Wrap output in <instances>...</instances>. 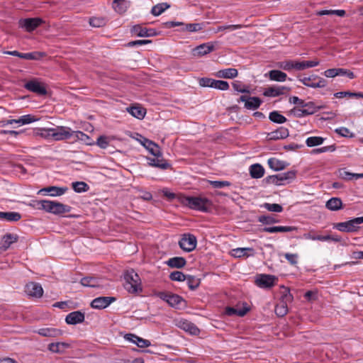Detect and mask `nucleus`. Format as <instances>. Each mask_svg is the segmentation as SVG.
<instances>
[{
  "instance_id": "nucleus-3",
  "label": "nucleus",
  "mask_w": 363,
  "mask_h": 363,
  "mask_svg": "<svg viewBox=\"0 0 363 363\" xmlns=\"http://www.w3.org/2000/svg\"><path fill=\"white\" fill-rule=\"evenodd\" d=\"M157 296L167 302L171 307L182 309L186 307V301L180 296L170 292H159Z\"/></svg>"
},
{
  "instance_id": "nucleus-56",
  "label": "nucleus",
  "mask_w": 363,
  "mask_h": 363,
  "mask_svg": "<svg viewBox=\"0 0 363 363\" xmlns=\"http://www.w3.org/2000/svg\"><path fill=\"white\" fill-rule=\"evenodd\" d=\"M242 27H243V26L240 25V24L219 26H218L216 28L214 32L215 33H218V32H220V31H224L225 30H237V29L242 28Z\"/></svg>"
},
{
  "instance_id": "nucleus-39",
  "label": "nucleus",
  "mask_w": 363,
  "mask_h": 363,
  "mask_svg": "<svg viewBox=\"0 0 363 363\" xmlns=\"http://www.w3.org/2000/svg\"><path fill=\"white\" fill-rule=\"evenodd\" d=\"M69 345L66 342H56L50 343L48 345V350L55 353H62L63 351L68 348Z\"/></svg>"
},
{
  "instance_id": "nucleus-33",
  "label": "nucleus",
  "mask_w": 363,
  "mask_h": 363,
  "mask_svg": "<svg viewBox=\"0 0 363 363\" xmlns=\"http://www.w3.org/2000/svg\"><path fill=\"white\" fill-rule=\"evenodd\" d=\"M21 218V215L18 212H1L0 219L5 220L9 222H16Z\"/></svg>"
},
{
  "instance_id": "nucleus-34",
  "label": "nucleus",
  "mask_w": 363,
  "mask_h": 363,
  "mask_svg": "<svg viewBox=\"0 0 363 363\" xmlns=\"http://www.w3.org/2000/svg\"><path fill=\"white\" fill-rule=\"evenodd\" d=\"M128 6L129 2L126 0H113V8L120 14L124 13Z\"/></svg>"
},
{
  "instance_id": "nucleus-48",
  "label": "nucleus",
  "mask_w": 363,
  "mask_h": 363,
  "mask_svg": "<svg viewBox=\"0 0 363 363\" xmlns=\"http://www.w3.org/2000/svg\"><path fill=\"white\" fill-rule=\"evenodd\" d=\"M107 19L104 17H91L89 18V24L92 27L100 28L104 26Z\"/></svg>"
},
{
  "instance_id": "nucleus-11",
  "label": "nucleus",
  "mask_w": 363,
  "mask_h": 363,
  "mask_svg": "<svg viewBox=\"0 0 363 363\" xmlns=\"http://www.w3.org/2000/svg\"><path fill=\"white\" fill-rule=\"evenodd\" d=\"M43 23V20L40 18H28L21 19L19 21V26L24 28L28 32H31Z\"/></svg>"
},
{
  "instance_id": "nucleus-31",
  "label": "nucleus",
  "mask_w": 363,
  "mask_h": 363,
  "mask_svg": "<svg viewBox=\"0 0 363 363\" xmlns=\"http://www.w3.org/2000/svg\"><path fill=\"white\" fill-rule=\"evenodd\" d=\"M186 264V261L184 257H174L167 261V264L171 268L181 269Z\"/></svg>"
},
{
  "instance_id": "nucleus-10",
  "label": "nucleus",
  "mask_w": 363,
  "mask_h": 363,
  "mask_svg": "<svg viewBox=\"0 0 363 363\" xmlns=\"http://www.w3.org/2000/svg\"><path fill=\"white\" fill-rule=\"evenodd\" d=\"M357 220H358L357 218H355L346 222L337 223L335 225L334 228L341 232H356L359 228V223Z\"/></svg>"
},
{
  "instance_id": "nucleus-20",
  "label": "nucleus",
  "mask_w": 363,
  "mask_h": 363,
  "mask_svg": "<svg viewBox=\"0 0 363 363\" xmlns=\"http://www.w3.org/2000/svg\"><path fill=\"white\" fill-rule=\"evenodd\" d=\"M33 206L37 209L44 210L46 212L52 213L54 201L48 200L35 201Z\"/></svg>"
},
{
  "instance_id": "nucleus-61",
  "label": "nucleus",
  "mask_w": 363,
  "mask_h": 363,
  "mask_svg": "<svg viewBox=\"0 0 363 363\" xmlns=\"http://www.w3.org/2000/svg\"><path fill=\"white\" fill-rule=\"evenodd\" d=\"M296 62L291 60L283 61L278 63V67L284 70L289 71L292 69H295Z\"/></svg>"
},
{
  "instance_id": "nucleus-41",
  "label": "nucleus",
  "mask_w": 363,
  "mask_h": 363,
  "mask_svg": "<svg viewBox=\"0 0 363 363\" xmlns=\"http://www.w3.org/2000/svg\"><path fill=\"white\" fill-rule=\"evenodd\" d=\"M318 60H310L303 62H296L295 69L297 70H303L306 68L313 67L319 65Z\"/></svg>"
},
{
  "instance_id": "nucleus-64",
  "label": "nucleus",
  "mask_w": 363,
  "mask_h": 363,
  "mask_svg": "<svg viewBox=\"0 0 363 363\" xmlns=\"http://www.w3.org/2000/svg\"><path fill=\"white\" fill-rule=\"evenodd\" d=\"M96 145L102 149H106L109 145V139L107 136L101 135L98 138Z\"/></svg>"
},
{
  "instance_id": "nucleus-54",
  "label": "nucleus",
  "mask_w": 363,
  "mask_h": 363,
  "mask_svg": "<svg viewBox=\"0 0 363 363\" xmlns=\"http://www.w3.org/2000/svg\"><path fill=\"white\" fill-rule=\"evenodd\" d=\"M281 289H282L281 297L280 301L288 302V303L292 302L294 298H293V296L291 294L289 288L282 286Z\"/></svg>"
},
{
  "instance_id": "nucleus-5",
  "label": "nucleus",
  "mask_w": 363,
  "mask_h": 363,
  "mask_svg": "<svg viewBox=\"0 0 363 363\" xmlns=\"http://www.w3.org/2000/svg\"><path fill=\"white\" fill-rule=\"evenodd\" d=\"M278 277L272 274H260L255 278V284L262 289H271L277 284Z\"/></svg>"
},
{
  "instance_id": "nucleus-6",
  "label": "nucleus",
  "mask_w": 363,
  "mask_h": 363,
  "mask_svg": "<svg viewBox=\"0 0 363 363\" xmlns=\"http://www.w3.org/2000/svg\"><path fill=\"white\" fill-rule=\"evenodd\" d=\"M48 131H51V138L55 140H63L73 136L72 130L69 127L57 126L55 128H49Z\"/></svg>"
},
{
  "instance_id": "nucleus-59",
  "label": "nucleus",
  "mask_w": 363,
  "mask_h": 363,
  "mask_svg": "<svg viewBox=\"0 0 363 363\" xmlns=\"http://www.w3.org/2000/svg\"><path fill=\"white\" fill-rule=\"evenodd\" d=\"M213 88L222 91H225L229 89V84L226 81L214 79Z\"/></svg>"
},
{
  "instance_id": "nucleus-32",
  "label": "nucleus",
  "mask_w": 363,
  "mask_h": 363,
  "mask_svg": "<svg viewBox=\"0 0 363 363\" xmlns=\"http://www.w3.org/2000/svg\"><path fill=\"white\" fill-rule=\"evenodd\" d=\"M268 165L269 167L274 171H280L286 167L288 164L286 162L279 160L277 158H269L268 160Z\"/></svg>"
},
{
  "instance_id": "nucleus-47",
  "label": "nucleus",
  "mask_w": 363,
  "mask_h": 363,
  "mask_svg": "<svg viewBox=\"0 0 363 363\" xmlns=\"http://www.w3.org/2000/svg\"><path fill=\"white\" fill-rule=\"evenodd\" d=\"M265 179L267 183L274 184L275 185H282L286 182L284 179V177L281 176V174L269 176Z\"/></svg>"
},
{
  "instance_id": "nucleus-29",
  "label": "nucleus",
  "mask_w": 363,
  "mask_h": 363,
  "mask_svg": "<svg viewBox=\"0 0 363 363\" xmlns=\"http://www.w3.org/2000/svg\"><path fill=\"white\" fill-rule=\"evenodd\" d=\"M37 333L43 337H58L62 335L60 330L54 328H43L39 329Z\"/></svg>"
},
{
  "instance_id": "nucleus-25",
  "label": "nucleus",
  "mask_w": 363,
  "mask_h": 363,
  "mask_svg": "<svg viewBox=\"0 0 363 363\" xmlns=\"http://www.w3.org/2000/svg\"><path fill=\"white\" fill-rule=\"evenodd\" d=\"M18 240V236L13 234L7 233L1 240L0 245V251L6 250L12 243Z\"/></svg>"
},
{
  "instance_id": "nucleus-17",
  "label": "nucleus",
  "mask_w": 363,
  "mask_h": 363,
  "mask_svg": "<svg viewBox=\"0 0 363 363\" xmlns=\"http://www.w3.org/2000/svg\"><path fill=\"white\" fill-rule=\"evenodd\" d=\"M155 158H148V164L150 166L155 167L161 169H167L171 165L167 160L162 157V154L160 152V155H154Z\"/></svg>"
},
{
  "instance_id": "nucleus-40",
  "label": "nucleus",
  "mask_w": 363,
  "mask_h": 363,
  "mask_svg": "<svg viewBox=\"0 0 363 363\" xmlns=\"http://www.w3.org/2000/svg\"><path fill=\"white\" fill-rule=\"evenodd\" d=\"M71 211V207L67 205H65L62 203L54 201L53 206V214L60 215L65 213H69Z\"/></svg>"
},
{
  "instance_id": "nucleus-26",
  "label": "nucleus",
  "mask_w": 363,
  "mask_h": 363,
  "mask_svg": "<svg viewBox=\"0 0 363 363\" xmlns=\"http://www.w3.org/2000/svg\"><path fill=\"white\" fill-rule=\"evenodd\" d=\"M178 326L191 335H198L200 331L194 323L186 320L179 321Z\"/></svg>"
},
{
  "instance_id": "nucleus-22",
  "label": "nucleus",
  "mask_w": 363,
  "mask_h": 363,
  "mask_svg": "<svg viewBox=\"0 0 363 363\" xmlns=\"http://www.w3.org/2000/svg\"><path fill=\"white\" fill-rule=\"evenodd\" d=\"M231 255L238 258L240 257H249L254 256L255 250L250 247L236 248L232 250Z\"/></svg>"
},
{
  "instance_id": "nucleus-7",
  "label": "nucleus",
  "mask_w": 363,
  "mask_h": 363,
  "mask_svg": "<svg viewBox=\"0 0 363 363\" xmlns=\"http://www.w3.org/2000/svg\"><path fill=\"white\" fill-rule=\"evenodd\" d=\"M197 244V240L195 235L192 234H184L181 240L179 241V247L186 252L193 251Z\"/></svg>"
},
{
  "instance_id": "nucleus-1",
  "label": "nucleus",
  "mask_w": 363,
  "mask_h": 363,
  "mask_svg": "<svg viewBox=\"0 0 363 363\" xmlns=\"http://www.w3.org/2000/svg\"><path fill=\"white\" fill-rule=\"evenodd\" d=\"M181 201L191 209L201 212H208L212 207L211 201L202 196H184Z\"/></svg>"
},
{
  "instance_id": "nucleus-57",
  "label": "nucleus",
  "mask_w": 363,
  "mask_h": 363,
  "mask_svg": "<svg viewBox=\"0 0 363 363\" xmlns=\"http://www.w3.org/2000/svg\"><path fill=\"white\" fill-rule=\"evenodd\" d=\"M186 275L180 271H174L169 274L172 281H182L186 280Z\"/></svg>"
},
{
  "instance_id": "nucleus-23",
  "label": "nucleus",
  "mask_w": 363,
  "mask_h": 363,
  "mask_svg": "<svg viewBox=\"0 0 363 363\" xmlns=\"http://www.w3.org/2000/svg\"><path fill=\"white\" fill-rule=\"evenodd\" d=\"M67 190V187H58L55 186L43 188L38 191V194L43 192L49 194L52 196H61L64 194Z\"/></svg>"
},
{
  "instance_id": "nucleus-13",
  "label": "nucleus",
  "mask_w": 363,
  "mask_h": 363,
  "mask_svg": "<svg viewBox=\"0 0 363 363\" xmlns=\"http://www.w3.org/2000/svg\"><path fill=\"white\" fill-rule=\"evenodd\" d=\"M116 300V298L112 296H100L91 301V306L96 309H104Z\"/></svg>"
},
{
  "instance_id": "nucleus-45",
  "label": "nucleus",
  "mask_w": 363,
  "mask_h": 363,
  "mask_svg": "<svg viewBox=\"0 0 363 363\" xmlns=\"http://www.w3.org/2000/svg\"><path fill=\"white\" fill-rule=\"evenodd\" d=\"M269 118L271 121L279 124L284 123L287 121L285 116L280 114L279 111H277L271 112L269 115Z\"/></svg>"
},
{
  "instance_id": "nucleus-15",
  "label": "nucleus",
  "mask_w": 363,
  "mask_h": 363,
  "mask_svg": "<svg viewBox=\"0 0 363 363\" xmlns=\"http://www.w3.org/2000/svg\"><path fill=\"white\" fill-rule=\"evenodd\" d=\"M289 90V88L284 86H270L264 89L263 95L267 97H276L286 94Z\"/></svg>"
},
{
  "instance_id": "nucleus-12",
  "label": "nucleus",
  "mask_w": 363,
  "mask_h": 363,
  "mask_svg": "<svg viewBox=\"0 0 363 363\" xmlns=\"http://www.w3.org/2000/svg\"><path fill=\"white\" fill-rule=\"evenodd\" d=\"M26 294L33 298H40L43 294V289L41 285L36 282H29L26 285Z\"/></svg>"
},
{
  "instance_id": "nucleus-52",
  "label": "nucleus",
  "mask_w": 363,
  "mask_h": 363,
  "mask_svg": "<svg viewBox=\"0 0 363 363\" xmlns=\"http://www.w3.org/2000/svg\"><path fill=\"white\" fill-rule=\"evenodd\" d=\"M325 107V106L321 105V106H315V103L313 101H310L305 104L304 109L306 111H308L309 115L313 114L317 111L323 109Z\"/></svg>"
},
{
  "instance_id": "nucleus-62",
  "label": "nucleus",
  "mask_w": 363,
  "mask_h": 363,
  "mask_svg": "<svg viewBox=\"0 0 363 363\" xmlns=\"http://www.w3.org/2000/svg\"><path fill=\"white\" fill-rule=\"evenodd\" d=\"M132 338H135V345L141 348L147 347L150 345V342L147 340H145L142 337H140L137 335H130Z\"/></svg>"
},
{
  "instance_id": "nucleus-9",
  "label": "nucleus",
  "mask_w": 363,
  "mask_h": 363,
  "mask_svg": "<svg viewBox=\"0 0 363 363\" xmlns=\"http://www.w3.org/2000/svg\"><path fill=\"white\" fill-rule=\"evenodd\" d=\"M305 86L311 88H323L327 85V81L317 75L304 77L299 79Z\"/></svg>"
},
{
  "instance_id": "nucleus-43",
  "label": "nucleus",
  "mask_w": 363,
  "mask_h": 363,
  "mask_svg": "<svg viewBox=\"0 0 363 363\" xmlns=\"http://www.w3.org/2000/svg\"><path fill=\"white\" fill-rule=\"evenodd\" d=\"M288 302L280 301L275 306V313L279 317H284L288 312Z\"/></svg>"
},
{
  "instance_id": "nucleus-37",
  "label": "nucleus",
  "mask_w": 363,
  "mask_h": 363,
  "mask_svg": "<svg viewBox=\"0 0 363 363\" xmlns=\"http://www.w3.org/2000/svg\"><path fill=\"white\" fill-rule=\"evenodd\" d=\"M250 173L252 178L259 179L263 177L264 169L259 164H255L250 166Z\"/></svg>"
},
{
  "instance_id": "nucleus-55",
  "label": "nucleus",
  "mask_w": 363,
  "mask_h": 363,
  "mask_svg": "<svg viewBox=\"0 0 363 363\" xmlns=\"http://www.w3.org/2000/svg\"><path fill=\"white\" fill-rule=\"evenodd\" d=\"M203 28V26L201 23H189L184 24L183 28H182V30H187L189 32H196L201 30Z\"/></svg>"
},
{
  "instance_id": "nucleus-2",
  "label": "nucleus",
  "mask_w": 363,
  "mask_h": 363,
  "mask_svg": "<svg viewBox=\"0 0 363 363\" xmlns=\"http://www.w3.org/2000/svg\"><path fill=\"white\" fill-rule=\"evenodd\" d=\"M123 286L131 294L142 291L140 278L133 269L127 270L125 272Z\"/></svg>"
},
{
  "instance_id": "nucleus-60",
  "label": "nucleus",
  "mask_w": 363,
  "mask_h": 363,
  "mask_svg": "<svg viewBox=\"0 0 363 363\" xmlns=\"http://www.w3.org/2000/svg\"><path fill=\"white\" fill-rule=\"evenodd\" d=\"M208 182L215 189H222L225 186H230L231 183L228 181H211L208 180Z\"/></svg>"
},
{
  "instance_id": "nucleus-21",
  "label": "nucleus",
  "mask_w": 363,
  "mask_h": 363,
  "mask_svg": "<svg viewBox=\"0 0 363 363\" xmlns=\"http://www.w3.org/2000/svg\"><path fill=\"white\" fill-rule=\"evenodd\" d=\"M33 206L37 209L44 210L46 212L52 213L54 201L48 200L35 201Z\"/></svg>"
},
{
  "instance_id": "nucleus-14",
  "label": "nucleus",
  "mask_w": 363,
  "mask_h": 363,
  "mask_svg": "<svg viewBox=\"0 0 363 363\" xmlns=\"http://www.w3.org/2000/svg\"><path fill=\"white\" fill-rule=\"evenodd\" d=\"M130 32L133 35L138 37H152L157 35V32L152 28H146L140 25H135L131 29Z\"/></svg>"
},
{
  "instance_id": "nucleus-44",
  "label": "nucleus",
  "mask_w": 363,
  "mask_h": 363,
  "mask_svg": "<svg viewBox=\"0 0 363 363\" xmlns=\"http://www.w3.org/2000/svg\"><path fill=\"white\" fill-rule=\"evenodd\" d=\"M170 5L167 3H160L154 6L152 8L151 13L155 16H158L163 13L166 9H169Z\"/></svg>"
},
{
  "instance_id": "nucleus-19",
  "label": "nucleus",
  "mask_w": 363,
  "mask_h": 363,
  "mask_svg": "<svg viewBox=\"0 0 363 363\" xmlns=\"http://www.w3.org/2000/svg\"><path fill=\"white\" fill-rule=\"evenodd\" d=\"M289 135V130L284 127H280L274 131L268 133L269 140H281L286 138Z\"/></svg>"
},
{
  "instance_id": "nucleus-46",
  "label": "nucleus",
  "mask_w": 363,
  "mask_h": 363,
  "mask_svg": "<svg viewBox=\"0 0 363 363\" xmlns=\"http://www.w3.org/2000/svg\"><path fill=\"white\" fill-rule=\"evenodd\" d=\"M265 179L267 183L274 184L275 185H282L286 182L284 179V177L281 176V174L269 176Z\"/></svg>"
},
{
  "instance_id": "nucleus-18",
  "label": "nucleus",
  "mask_w": 363,
  "mask_h": 363,
  "mask_svg": "<svg viewBox=\"0 0 363 363\" xmlns=\"http://www.w3.org/2000/svg\"><path fill=\"white\" fill-rule=\"evenodd\" d=\"M84 320V313L79 311L69 313L65 318V321L69 325H76L81 323Z\"/></svg>"
},
{
  "instance_id": "nucleus-63",
  "label": "nucleus",
  "mask_w": 363,
  "mask_h": 363,
  "mask_svg": "<svg viewBox=\"0 0 363 363\" xmlns=\"http://www.w3.org/2000/svg\"><path fill=\"white\" fill-rule=\"evenodd\" d=\"M258 221L265 225H271L278 222V220L272 216H261L258 218Z\"/></svg>"
},
{
  "instance_id": "nucleus-58",
  "label": "nucleus",
  "mask_w": 363,
  "mask_h": 363,
  "mask_svg": "<svg viewBox=\"0 0 363 363\" xmlns=\"http://www.w3.org/2000/svg\"><path fill=\"white\" fill-rule=\"evenodd\" d=\"M263 206L269 211L280 213L283 211V207L278 203H264Z\"/></svg>"
},
{
  "instance_id": "nucleus-36",
  "label": "nucleus",
  "mask_w": 363,
  "mask_h": 363,
  "mask_svg": "<svg viewBox=\"0 0 363 363\" xmlns=\"http://www.w3.org/2000/svg\"><path fill=\"white\" fill-rule=\"evenodd\" d=\"M325 206L330 211H338L342 208V202L340 198L333 197L326 202Z\"/></svg>"
},
{
  "instance_id": "nucleus-4",
  "label": "nucleus",
  "mask_w": 363,
  "mask_h": 363,
  "mask_svg": "<svg viewBox=\"0 0 363 363\" xmlns=\"http://www.w3.org/2000/svg\"><path fill=\"white\" fill-rule=\"evenodd\" d=\"M127 135L132 138L139 141L140 143L144 147H145L152 155H160V147L155 143L143 137L142 135L138 133H132L130 132H128Z\"/></svg>"
},
{
  "instance_id": "nucleus-50",
  "label": "nucleus",
  "mask_w": 363,
  "mask_h": 363,
  "mask_svg": "<svg viewBox=\"0 0 363 363\" xmlns=\"http://www.w3.org/2000/svg\"><path fill=\"white\" fill-rule=\"evenodd\" d=\"M74 191L77 193L86 192L89 189L88 184L84 182H75L72 184Z\"/></svg>"
},
{
  "instance_id": "nucleus-16",
  "label": "nucleus",
  "mask_w": 363,
  "mask_h": 363,
  "mask_svg": "<svg viewBox=\"0 0 363 363\" xmlns=\"http://www.w3.org/2000/svg\"><path fill=\"white\" fill-rule=\"evenodd\" d=\"M215 50L214 43L210 42L207 43H203L193 50L194 55L203 56L207 55Z\"/></svg>"
},
{
  "instance_id": "nucleus-53",
  "label": "nucleus",
  "mask_w": 363,
  "mask_h": 363,
  "mask_svg": "<svg viewBox=\"0 0 363 363\" xmlns=\"http://www.w3.org/2000/svg\"><path fill=\"white\" fill-rule=\"evenodd\" d=\"M38 120H39V118H38L36 116L31 115V114H28V115H24V116H22L21 117H20L18 119V123H20L22 125L29 124L30 123L37 121Z\"/></svg>"
},
{
  "instance_id": "nucleus-8",
  "label": "nucleus",
  "mask_w": 363,
  "mask_h": 363,
  "mask_svg": "<svg viewBox=\"0 0 363 363\" xmlns=\"http://www.w3.org/2000/svg\"><path fill=\"white\" fill-rule=\"evenodd\" d=\"M23 86L27 90L37 94L38 95L45 96L47 94V89L45 84L38 81L37 79L28 81Z\"/></svg>"
},
{
  "instance_id": "nucleus-38",
  "label": "nucleus",
  "mask_w": 363,
  "mask_h": 363,
  "mask_svg": "<svg viewBox=\"0 0 363 363\" xmlns=\"http://www.w3.org/2000/svg\"><path fill=\"white\" fill-rule=\"evenodd\" d=\"M80 283L82 286L88 287L95 288L99 286V279L93 276L83 277L81 279Z\"/></svg>"
},
{
  "instance_id": "nucleus-35",
  "label": "nucleus",
  "mask_w": 363,
  "mask_h": 363,
  "mask_svg": "<svg viewBox=\"0 0 363 363\" xmlns=\"http://www.w3.org/2000/svg\"><path fill=\"white\" fill-rule=\"evenodd\" d=\"M249 307L247 306V303H245V306H244L242 309H237L233 307H227L225 308V313L230 316L236 315L240 317H242L249 311Z\"/></svg>"
},
{
  "instance_id": "nucleus-28",
  "label": "nucleus",
  "mask_w": 363,
  "mask_h": 363,
  "mask_svg": "<svg viewBox=\"0 0 363 363\" xmlns=\"http://www.w3.org/2000/svg\"><path fill=\"white\" fill-rule=\"evenodd\" d=\"M265 77H268L270 80L276 82H284L287 78L286 73L277 69L269 71L265 74Z\"/></svg>"
},
{
  "instance_id": "nucleus-24",
  "label": "nucleus",
  "mask_w": 363,
  "mask_h": 363,
  "mask_svg": "<svg viewBox=\"0 0 363 363\" xmlns=\"http://www.w3.org/2000/svg\"><path fill=\"white\" fill-rule=\"evenodd\" d=\"M126 110L131 116L140 120L143 119L146 114L145 108L139 105L129 106Z\"/></svg>"
},
{
  "instance_id": "nucleus-42",
  "label": "nucleus",
  "mask_w": 363,
  "mask_h": 363,
  "mask_svg": "<svg viewBox=\"0 0 363 363\" xmlns=\"http://www.w3.org/2000/svg\"><path fill=\"white\" fill-rule=\"evenodd\" d=\"M262 104V101L257 96H250L249 101L245 104V107L247 109L255 110L258 108Z\"/></svg>"
},
{
  "instance_id": "nucleus-30",
  "label": "nucleus",
  "mask_w": 363,
  "mask_h": 363,
  "mask_svg": "<svg viewBox=\"0 0 363 363\" xmlns=\"http://www.w3.org/2000/svg\"><path fill=\"white\" fill-rule=\"evenodd\" d=\"M238 74V72L235 68H228L219 70L216 73V77L224 79H233Z\"/></svg>"
},
{
  "instance_id": "nucleus-49",
  "label": "nucleus",
  "mask_w": 363,
  "mask_h": 363,
  "mask_svg": "<svg viewBox=\"0 0 363 363\" xmlns=\"http://www.w3.org/2000/svg\"><path fill=\"white\" fill-rule=\"evenodd\" d=\"M325 140L324 138L319 136H313L309 137L306 140V144L308 147H314L317 145H320L323 143Z\"/></svg>"
},
{
  "instance_id": "nucleus-51",
  "label": "nucleus",
  "mask_w": 363,
  "mask_h": 363,
  "mask_svg": "<svg viewBox=\"0 0 363 363\" xmlns=\"http://www.w3.org/2000/svg\"><path fill=\"white\" fill-rule=\"evenodd\" d=\"M186 280L187 281L188 286L191 290H195L200 284V279L194 276L186 275Z\"/></svg>"
},
{
  "instance_id": "nucleus-27",
  "label": "nucleus",
  "mask_w": 363,
  "mask_h": 363,
  "mask_svg": "<svg viewBox=\"0 0 363 363\" xmlns=\"http://www.w3.org/2000/svg\"><path fill=\"white\" fill-rule=\"evenodd\" d=\"M297 228L294 226H273L265 227L262 229L263 232L274 233H286L296 230Z\"/></svg>"
}]
</instances>
